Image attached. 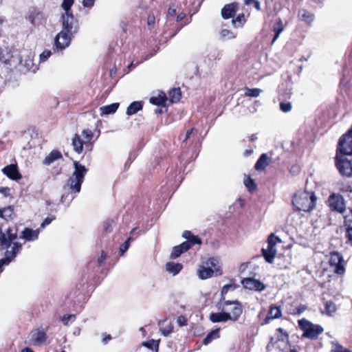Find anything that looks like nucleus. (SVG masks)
Returning <instances> with one entry per match:
<instances>
[{"label": "nucleus", "instance_id": "obj_1", "mask_svg": "<svg viewBox=\"0 0 352 352\" xmlns=\"http://www.w3.org/2000/svg\"><path fill=\"white\" fill-rule=\"evenodd\" d=\"M17 238L16 232L12 228L3 232L0 229V273L2 266L8 264L20 251L21 245L13 241Z\"/></svg>", "mask_w": 352, "mask_h": 352}, {"label": "nucleus", "instance_id": "obj_2", "mask_svg": "<svg viewBox=\"0 0 352 352\" xmlns=\"http://www.w3.org/2000/svg\"><path fill=\"white\" fill-rule=\"evenodd\" d=\"M316 201V197L312 192L307 190L297 192L293 197L294 206L300 211L309 212L312 210Z\"/></svg>", "mask_w": 352, "mask_h": 352}, {"label": "nucleus", "instance_id": "obj_3", "mask_svg": "<svg viewBox=\"0 0 352 352\" xmlns=\"http://www.w3.org/2000/svg\"><path fill=\"white\" fill-rule=\"evenodd\" d=\"M74 171L72 177L67 180V186L72 192L78 193L80 191L81 184L83 182L87 169L78 162H74Z\"/></svg>", "mask_w": 352, "mask_h": 352}, {"label": "nucleus", "instance_id": "obj_4", "mask_svg": "<svg viewBox=\"0 0 352 352\" xmlns=\"http://www.w3.org/2000/svg\"><path fill=\"white\" fill-rule=\"evenodd\" d=\"M217 306L219 310L228 311L230 320L234 322L239 320L243 312L242 305L237 300H226L223 298V301H219Z\"/></svg>", "mask_w": 352, "mask_h": 352}, {"label": "nucleus", "instance_id": "obj_5", "mask_svg": "<svg viewBox=\"0 0 352 352\" xmlns=\"http://www.w3.org/2000/svg\"><path fill=\"white\" fill-rule=\"evenodd\" d=\"M0 63L8 67H17L22 63L18 51H11L8 48L0 49Z\"/></svg>", "mask_w": 352, "mask_h": 352}, {"label": "nucleus", "instance_id": "obj_6", "mask_svg": "<svg viewBox=\"0 0 352 352\" xmlns=\"http://www.w3.org/2000/svg\"><path fill=\"white\" fill-rule=\"evenodd\" d=\"M298 325L303 331L302 337L311 340L317 338L323 331L321 326L314 324L305 318L298 320Z\"/></svg>", "mask_w": 352, "mask_h": 352}, {"label": "nucleus", "instance_id": "obj_7", "mask_svg": "<svg viewBox=\"0 0 352 352\" xmlns=\"http://www.w3.org/2000/svg\"><path fill=\"white\" fill-rule=\"evenodd\" d=\"M336 166L342 176L351 177L352 175V164L344 155L337 153L336 156Z\"/></svg>", "mask_w": 352, "mask_h": 352}, {"label": "nucleus", "instance_id": "obj_8", "mask_svg": "<svg viewBox=\"0 0 352 352\" xmlns=\"http://www.w3.org/2000/svg\"><path fill=\"white\" fill-rule=\"evenodd\" d=\"M62 31L69 33L70 34H76L78 31V22L74 17L73 14L67 15H62Z\"/></svg>", "mask_w": 352, "mask_h": 352}, {"label": "nucleus", "instance_id": "obj_9", "mask_svg": "<svg viewBox=\"0 0 352 352\" xmlns=\"http://www.w3.org/2000/svg\"><path fill=\"white\" fill-rule=\"evenodd\" d=\"M337 153L342 155H352V135L346 133L339 140Z\"/></svg>", "mask_w": 352, "mask_h": 352}, {"label": "nucleus", "instance_id": "obj_10", "mask_svg": "<svg viewBox=\"0 0 352 352\" xmlns=\"http://www.w3.org/2000/svg\"><path fill=\"white\" fill-rule=\"evenodd\" d=\"M75 34H70L65 31H60L54 38V45L57 50H63L67 48L71 43L72 38Z\"/></svg>", "mask_w": 352, "mask_h": 352}, {"label": "nucleus", "instance_id": "obj_11", "mask_svg": "<svg viewBox=\"0 0 352 352\" xmlns=\"http://www.w3.org/2000/svg\"><path fill=\"white\" fill-rule=\"evenodd\" d=\"M328 202L329 207L333 211L343 213L346 210L344 199L340 195L331 194L328 199Z\"/></svg>", "mask_w": 352, "mask_h": 352}, {"label": "nucleus", "instance_id": "obj_12", "mask_svg": "<svg viewBox=\"0 0 352 352\" xmlns=\"http://www.w3.org/2000/svg\"><path fill=\"white\" fill-rule=\"evenodd\" d=\"M343 258L338 252H332L330 254L329 265L332 271L337 274H343L344 273V267L343 265Z\"/></svg>", "mask_w": 352, "mask_h": 352}, {"label": "nucleus", "instance_id": "obj_13", "mask_svg": "<svg viewBox=\"0 0 352 352\" xmlns=\"http://www.w3.org/2000/svg\"><path fill=\"white\" fill-rule=\"evenodd\" d=\"M47 336L41 329H34L30 333V342L34 346H41L47 344Z\"/></svg>", "mask_w": 352, "mask_h": 352}, {"label": "nucleus", "instance_id": "obj_14", "mask_svg": "<svg viewBox=\"0 0 352 352\" xmlns=\"http://www.w3.org/2000/svg\"><path fill=\"white\" fill-rule=\"evenodd\" d=\"M241 283L243 287L248 289H254L255 291H263L265 289V285L260 280L247 278L242 280Z\"/></svg>", "mask_w": 352, "mask_h": 352}, {"label": "nucleus", "instance_id": "obj_15", "mask_svg": "<svg viewBox=\"0 0 352 352\" xmlns=\"http://www.w3.org/2000/svg\"><path fill=\"white\" fill-rule=\"evenodd\" d=\"M28 19L32 25H40L45 20V16L43 11L34 8L30 12Z\"/></svg>", "mask_w": 352, "mask_h": 352}, {"label": "nucleus", "instance_id": "obj_16", "mask_svg": "<svg viewBox=\"0 0 352 352\" xmlns=\"http://www.w3.org/2000/svg\"><path fill=\"white\" fill-rule=\"evenodd\" d=\"M3 173L12 180H19L21 178L16 164H10L2 169Z\"/></svg>", "mask_w": 352, "mask_h": 352}, {"label": "nucleus", "instance_id": "obj_17", "mask_svg": "<svg viewBox=\"0 0 352 352\" xmlns=\"http://www.w3.org/2000/svg\"><path fill=\"white\" fill-rule=\"evenodd\" d=\"M238 4L236 3H231L226 4L221 9V16L224 19L232 18L237 10Z\"/></svg>", "mask_w": 352, "mask_h": 352}, {"label": "nucleus", "instance_id": "obj_18", "mask_svg": "<svg viewBox=\"0 0 352 352\" xmlns=\"http://www.w3.org/2000/svg\"><path fill=\"white\" fill-rule=\"evenodd\" d=\"M262 253L265 261L269 263H272L276 255L277 250L276 247L267 245V248L262 249Z\"/></svg>", "mask_w": 352, "mask_h": 352}, {"label": "nucleus", "instance_id": "obj_19", "mask_svg": "<svg viewBox=\"0 0 352 352\" xmlns=\"http://www.w3.org/2000/svg\"><path fill=\"white\" fill-rule=\"evenodd\" d=\"M63 158L62 153L57 150L51 151L43 160V164L45 166H50L54 162Z\"/></svg>", "mask_w": 352, "mask_h": 352}, {"label": "nucleus", "instance_id": "obj_20", "mask_svg": "<svg viewBox=\"0 0 352 352\" xmlns=\"http://www.w3.org/2000/svg\"><path fill=\"white\" fill-rule=\"evenodd\" d=\"M219 313H212L210 315V320L212 322H221L230 320V317L228 316V311L221 310Z\"/></svg>", "mask_w": 352, "mask_h": 352}, {"label": "nucleus", "instance_id": "obj_21", "mask_svg": "<svg viewBox=\"0 0 352 352\" xmlns=\"http://www.w3.org/2000/svg\"><path fill=\"white\" fill-rule=\"evenodd\" d=\"M271 159L266 153H263L255 164L254 168L256 170H263L270 163Z\"/></svg>", "mask_w": 352, "mask_h": 352}, {"label": "nucleus", "instance_id": "obj_22", "mask_svg": "<svg viewBox=\"0 0 352 352\" xmlns=\"http://www.w3.org/2000/svg\"><path fill=\"white\" fill-rule=\"evenodd\" d=\"M189 250V246L187 243H182V244L175 246L170 254V258L175 259L178 258L182 254Z\"/></svg>", "mask_w": 352, "mask_h": 352}, {"label": "nucleus", "instance_id": "obj_23", "mask_svg": "<svg viewBox=\"0 0 352 352\" xmlns=\"http://www.w3.org/2000/svg\"><path fill=\"white\" fill-rule=\"evenodd\" d=\"M39 234V230H32L30 228H25L21 232V238L27 241H34L38 239Z\"/></svg>", "mask_w": 352, "mask_h": 352}, {"label": "nucleus", "instance_id": "obj_24", "mask_svg": "<svg viewBox=\"0 0 352 352\" xmlns=\"http://www.w3.org/2000/svg\"><path fill=\"white\" fill-rule=\"evenodd\" d=\"M182 236L187 240L184 243L188 244L189 249L195 244L199 245L201 243V239L198 236L193 235L190 231H184Z\"/></svg>", "mask_w": 352, "mask_h": 352}, {"label": "nucleus", "instance_id": "obj_25", "mask_svg": "<svg viewBox=\"0 0 352 352\" xmlns=\"http://www.w3.org/2000/svg\"><path fill=\"white\" fill-rule=\"evenodd\" d=\"M282 316V312L280 307L272 305L270 307L269 313L265 319L266 323L269 322L271 320L279 318Z\"/></svg>", "mask_w": 352, "mask_h": 352}, {"label": "nucleus", "instance_id": "obj_26", "mask_svg": "<svg viewBox=\"0 0 352 352\" xmlns=\"http://www.w3.org/2000/svg\"><path fill=\"white\" fill-rule=\"evenodd\" d=\"M197 274L199 278L206 279L212 277L214 272L211 267L201 265L197 270Z\"/></svg>", "mask_w": 352, "mask_h": 352}, {"label": "nucleus", "instance_id": "obj_27", "mask_svg": "<svg viewBox=\"0 0 352 352\" xmlns=\"http://www.w3.org/2000/svg\"><path fill=\"white\" fill-rule=\"evenodd\" d=\"M298 16L301 21L307 24L311 23L315 18L314 14L305 9L300 10Z\"/></svg>", "mask_w": 352, "mask_h": 352}, {"label": "nucleus", "instance_id": "obj_28", "mask_svg": "<svg viewBox=\"0 0 352 352\" xmlns=\"http://www.w3.org/2000/svg\"><path fill=\"white\" fill-rule=\"evenodd\" d=\"M183 265L179 263L168 262L166 264V270L173 276L177 275L182 270Z\"/></svg>", "mask_w": 352, "mask_h": 352}, {"label": "nucleus", "instance_id": "obj_29", "mask_svg": "<svg viewBox=\"0 0 352 352\" xmlns=\"http://www.w3.org/2000/svg\"><path fill=\"white\" fill-rule=\"evenodd\" d=\"M143 107V104L140 101H135L129 104L126 109V113L128 116H132L140 111Z\"/></svg>", "mask_w": 352, "mask_h": 352}, {"label": "nucleus", "instance_id": "obj_30", "mask_svg": "<svg viewBox=\"0 0 352 352\" xmlns=\"http://www.w3.org/2000/svg\"><path fill=\"white\" fill-rule=\"evenodd\" d=\"M84 142L78 134H75L72 138V146L74 150L78 154L81 153L83 149Z\"/></svg>", "mask_w": 352, "mask_h": 352}, {"label": "nucleus", "instance_id": "obj_31", "mask_svg": "<svg viewBox=\"0 0 352 352\" xmlns=\"http://www.w3.org/2000/svg\"><path fill=\"white\" fill-rule=\"evenodd\" d=\"M166 99V94L161 92L157 96L151 97L150 98V102L154 105L164 107L165 106Z\"/></svg>", "mask_w": 352, "mask_h": 352}, {"label": "nucleus", "instance_id": "obj_32", "mask_svg": "<svg viewBox=\"0 0 352 352\" xmlns=\"http://www.w3.org/2000/svg\"><path fill=\"white\" fill-rule=\"evenodd\" d=\"M219 261L217 258H210L206 262L207 267H211L214 270V272L216 276L221 275V270L219 266Z\"/></svg>", "mask_w": 352, "mask_h": 352}, {"label": "nucleus", "instance_id": "obj_33", "mask_svg": "<svg viewBox=\"0 0 352 352\" xmlns=\"http://www.w3.org/2000/svg\"><path fill=\"white\" fill-rule=\"evenodd\" d=\"M220 337L219 329H215L210 331L206 337L203 340L204 345L209 344L213 340L217 339Z\"/></svg>", "mask_w": 352, "mask_h": 352}, {"label": "nucleus", "instance_id": "obj_34", "mask_svg": "<svg viewBox=\"0 0 352 352\" xmlns=\"http://www.w3.org/2000/svg\"><path fill=\"white\" fill-rule=\"evenodd\" d=\"M284 30V26L283 24V21L280 19H278L276 25L273 28V31L275 32L274 36L272 41V44H273L279 37L280 33Z\"/></svg>", "mask_w": 352, "mask_h": 352}, {"label": "nucleus", "instance_id": "obj_35", "mask_svg": "<svg viewBox=\"0 0 352 352\" xmlns=\"http://www.w3.org/2000/svg\"><path fill=\"white\" fill-rule=\"evenodd\" d=\"M119 103L116 102L109 105L103 106L100 108V110L101 111V114L108 115L114 113L117 111Z\"/></svg>", "mask_w": 352, "mask_h": 352}, {"label": "nucleus", "instance_id": "obj_36", "mask_svg": "<svg viewBox=\"0 0 352 352\" xmlns=\"http://www.w3.org/2000/svg\"><path fill=\"white\" fill-rule=\"evenodd\" d=\"M165 322H166V320L160 321L159 325L160 326V331L161 333L164 336L166 337V336H169L173 332V324H172V322H169L166 326L162 327V325L164 324Z\"/></svg>", "mask_w": 352, "mask_h": 352}, {"label": "nucleus", "instance_id": "obj_37", "mask_svg": "<svg viewBox=\"0 0 352 352\" xmlns=\"http://www.w3.org/2000/svg\"><path fill=\"white\" fill-rule=\"evenodd\" d=\"M13 212L14 210L11 206L0 209V217L8 221L11 219V217L13 214Z\"/></svg>", "mask_w": 352, "mask_h": 352}, {"label": "nucleus", "instance_id": "obj_38", "mask_svg": "<svg viewBox=\"0 0 352 352\" xmlns=\"http://www.w3.org/2000/svg\"><path fill=\"white\" fill-rule=\"evenodd\" d=\"M169 98L171 102H177L181 98V91L178 89H173L169 91Z\"/></svg>", "mask_w": 352, "mask_h": 352}, {"label": "nucleus", "instance_id": "obj_39", "mask_svg": "<svg viewBox=\"0 0 352 352\" xmlns=\"http://www.w3.org/2000/svg\"><path fill=\"white\" fill-rule=\"evenodd\" d=\"M245 22V19L243 13L238 14L235 19L232 20V24L234 28H241Z\"/></svg>", "mask_w": 352, "mask_h": 352}, {"label": "nucleus", "instance_id": "obj_40", "mask_svg": "<svg viewBox=\"0 0 352 352\" xmlns=\"http://www.w3.org/2000/svg\"><path fill=\"white\" fill-rule=\"evenodd\" d=\"M74 3V0H63L62 3V8L65 10L64 14L62 15H67L69 14H72V11L71 10V7Z\"/></svg>", "mask_w": 352, "mask_h": 352}, {"label": "nucleus", "instance_id": "obj_41", "mask_svg": "<svg viewBox=\"0 0 352 352\" xmlns=\"http://www.w3.org/2000/svg\"><path fill=\"white\" fill-rule=\"evenodd\" d=\"M324 306H325V312L324 313L327 315L331 316L337 310L336 304L332 301H327L324 304Z\"/></svg>", "mask_w": 352, "mask_h": 352}, {"label": "nucleus", "instance_id": "obj_42", "mask_svg": "<svg viewBox=\"0 0 352 352\" xmlns=\"http://www.w3.org/2000/svg\"><path fill=\"white\" fill-rule=\"evenodd\" d=\"M261 92H262V90L260 89H258V88H254V89L245 88L244 95L245 96H248V97L256 98V97H258L261 94Z\"/></svg>", "mask_w": 352, "mask_h": 352}, {"label": "nucleus", "instance_id": "obj_43", "mask_svg": "<svg viewBox=\"0 0 352 352\" xmlns=\"http://www.w3.org/2000/svg\"><path fill=\"white\" fill-rule=\"evenodd\" d=\"M332 347L331 352H351L349 349L344 348L338 342H331Z\"/></svg>", "mask_w": 352, "mask_h": 352}, {"label": "nucleus", "instance_id": "obj_44", "mask_svg": "<svg viewBox=\"0 0 352 352\" xmlns=\"http://www.w3.org/2000/svg\"><path fill=\"white\" fill-rule=\"evenodd\" d=\"M142 345L149 349H155V352H157L159 350V342L155 340H151L147 342H144L142 343Z\"/></svg>", "mask_w": 352, "mask_h": 352}, {"label": "nucleus", "instance_id": "obj_45", "mask_svg": "<svg viewBox=\"0 0 352 352\" xmlns=\"http://www.w3.org/2000/svg\"><path fill=\"white\" fill-rule=\"evenodd\" d=\"M244 184L247 187L249 191H253L256 190V185L255 184V182L251 179L250 177H247L244 180Z\"/></svg>", "mask_w": 352, "mask_h": 352}, {"label": "nucleus", "instance_id": "obj_46", "mask_svg": "<svg viewBox=\"0 0 352 352\" xmlns=\"http://www.w3.org/2000/svg\"><path fill=\"white\" fill-rule=\"evenodd\" d=\"M115 225V222L113 219H108L104 222L103 228L106 232H111Z\"/></svg>", "mask_w": 352, "mask_h": 352}, {"label": "nucleus", "instance_id": "obj_47", "mask_svg": "<svg viewBox=\"0 0 352 352\" xmlns=\"http://www.w3.org/2000/svg\"><path fill=\"white\" fill-rule=\"evenodd\" d=\"M220 34L223 38L232 39L236 37V34L234 32L227 29L222 30Z\"/></svg>", "mask_w": 352, "mask_h": 352}, {"label": "nucleus", "instance_id": "obj_48", "mask_svg": "<svg viewBox=\"0 0 352 352\" xmlns=\"http://www.w3.org/2000/svg\"><path fill=\"white\" fill-rule=\"evenodd\" d=\"M278 242H281L279 237L276 236L274 234H271L267 239V245L276 247Z\"/></svg>", "mask_w": 352, "mask_h": 352}, {"label": "nucleus", "instance_id": "obj_49", "mask_svg": "<svg viewBox=\"0 0 352 352\" xmlns=\"http://www.w3.org/2000/svg\"><path fill=\"white\" fill-rule=\"evenodd\" d=\"M82 135L87 142H89L93 138L94 133L90 129H84L82 131Z\"/></svg>", "mask_w": 352, "mask_h": 352}, {"label": "nucleus", "instance_id": "obj_50", "mask_svg": "<svg viewBox=\"0 0 352 352\" xmlns=\"http://www.w3.org/2000/svg\"><path fill=\"white\" fill-rule=\"evenodd\" d=\"M307 309V306L306 305H300L298 306L293 312H291V314L294 315H300L302 313H303L305 310Z\"/></svg>", "mask_w": 352, "mask_h": 352}, {"label": "nucleus", "instance_id": "obj_51", "mask_svg": "<svg viewBox=\"0 0 352 352\" xmlns=\"http://www.w3.org/2000/svg\"><path fill=\"white\" fill-rule=\"evenodd\" d=\"M280 110L283 112H289L292 110V104L290 102H281L280 104Z\"/></svg>", "mask_w": 352, "mask_h": 352}, {"label": "nucleus", "instance_id": "obj_52", "mask_svg": "<svg viewBox=\"0 0 352 352\" xmlns=\"http://www.w3.org/2000/svg\"><path fill=\"white\" fill-rule=\"evenodd\" d=\"M245 4L247 5V6L253 5L254 6V8L257 10H261L260 2L258 1H257V0H245Z\"/></svg>", "mask_w": 352, "mask_h": 352}, {"label": "nucleus", "instance_id": "obj_53", "mask_svg": "<svg viewBox=\"0 0 352 352\" xmlns=\"http://www.w3.org/2000/svg\"><path fill=\"white\" fill-rule=\"evenodd\" d=\"M131 239V237H129L123 244L121 245L120 248V252L121 255H123L124 252L129 248V241Z\"/></svg>", "mask_w": 352, "mask_h": 352}, {"label": "nucleus", "instance_id": "obj_54", "mask_svg": "<svg viewBox=\"0 0 352 352\" xmlns=\"http://www.w3.org/2000/svg\"><path fill=\"white\" fill-rule=\"evenodd\" d=\"M346 226H347L346 237L348 239V241L352 245V224L348 223V224H346Z\"/></svg>", "mask_w": 352, "mask_h": 352}, {"label": "nucleus", "instance_id": "obj_55", "mask_svg": "<svg viewBox=\"0 0 352 352\" xmlns=\"http://www.w3.org/2000/svg\"><path fill=\"white\" fill-rule=\"evenodd\" d=\"M52 53L50 50H44L41 54H40V60L41 61H45L47 60V58L51 56Z\"/></svg>", "mask_w": 352, "mask_h": 352}, {"label": "nucleus", "instance_id": "obj_56", "mask_svg": "<svg viewBox=\"0 0 352 352\" xmlns=\"http://www.w3.org/2000/svg\"><path fill=\"white\" fill-rule=\"evenodd\" d=\"M54 219H55V216L47 217L41 224V228L43 229L45 226L50 224Z\"/></svg>", "mask_w": 352, "mask_h": 352}, {"label": "nucleus", "instance_id": "obj_57", "mask_svg": "<svg viewBox=\"0 0 352 352\" xmlns=\"http://www.w3.org/2000/svg\"><path fill=\"white\" fill-rule=\"evenodd\" d=\"M232 287V285H224L221 289V299L219 301H223V298H225V295L228 292L229 289L230 288Z\"/></svg>", "mask_w": 352, "mask_h": 352}, {"label": "nucleus", "instance_id": "obj_58", "mask_svg": "<svg viewBox=\"0 0 352 352\" xmlns=\"http://www.w3.org/2000/svg\"><path fill=\"white\" fill-rule=\"evenodd\" d=\"M74 318H75L74 315H67V316H65L63 317V318L62 319V321L65 325H67L69 322L74 321Z\"/></svg>", "mask_w": 352, "mask_h": 352}, {"label": "nucleus", "instance_id": "obj_59", "mask_svg": "<svg viewBox=\"0 0 352 352\" xmlns=\"http://www.w3.org/2000/svg\"><path fill=\"white\" fill-rule=\"evenodd\" d=\"M106 257H107V254L102 251L101 252V255L98 258V266H100L103 263V262L106 259Z\"/></svg>", "mask_w": 352, "mask_h": 352}, {"label": "nucleus", "instance_id": "obj_60", "mask_svg": "<svg viewBox=\"0 0 352 352\" xmlns=\"http://www.w3.org/2000/svg\"><path fill=\"white\" fill-rule=\"evenodd\" d=\"M95 3V0H83L82 4L85 7L91 8Z\"/></svg>", "mask_w": 352, "mask_h": 352}, {"label": "nucleus", "instance_id": "obj_61", "mask_svg": "<svg viewBox=\"0 0 352 352\" xmlns=\"http://www.w3.org/2000/svg\"><path fill=\"white\" fill-rule=\"evenodd\" d=\"M177 322L180 327L185 326L187 324L186 319L184 316H181L177 319Z\"/></svg>", "mask_w": 352, "mask_h": 352}, {"label": "nucleus", "instance_id": "obj_62", "mask_svg": "<svg viewBox=\"0 0 352 352\" xmlns=\"http://www.w3.org/2000/svg\"><path fill=\"white\" fill-rule=\"evenodd\" d=\"M351 214L347 215L344 217L345 224L351 223L352 224V210L351 211Z\"/></svg>", "mask_w": 352, "mask_h": 352}, {"label": "nucleus", "instance_id": "obj_63", "mask_svg": "<svg viewBox=\"0 0 352 352\" xmlns=\"http://www.w3.org/2000/svg\"><path fill=\"white\" fill-rule=\"evenodd\" d=\"M147 23L148 25H151L155 23V16L153 15L148 16L147 19Z\"/></svg>", "mask_w": 352, "mask_h": 352}, {"label": "nucleus", "instance_id": "obj_64", "mask_svg": "<svg viewBox=\"0 0 352 352\" xmlns=\"http://www.w3.org/2000/svg\"><path fill=\"white\" fill-rule=\"evenodd\" d=\"M300 171V168L297 165H294L291 168V172L294 173H298Z\"/></svg>", "mask_w": 352, "mask_h": 352}]
</instances>
